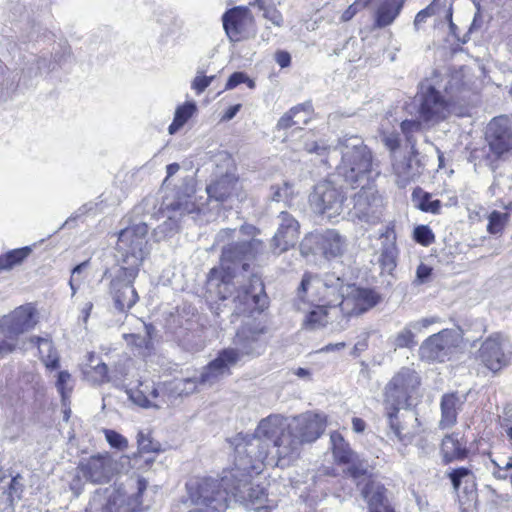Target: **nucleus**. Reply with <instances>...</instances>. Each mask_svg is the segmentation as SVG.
I'll list each match as a JSON object with an SVG mask.
<instances>
[{"label": "nucleus", "instance_id": "obj_19", "mask_svg": "<svg viewBox=\"0 0 512 512\" xmlns=\"http://www.w3.org/2000/svg\"><path fill=\"white\" fill-rule=\"evenodd\" d=\"M485 140L495 159L512 156V127L507 116H498L489 122Z\"/></svg>", "mask_w": 512, "mask_h": 512}, {"label": "nucleus", "instance_id": "obj_22", "mask_svg": "<svg viewBox=\"0 0 512 512\" xmlns=\"http://www.w3.org/2000/svg\"><path fill=\"white\" fill-rule=\"evenodd\" d=\"M222 22L231 42L246 39L254 32V17L247 7L237 6L227 10Z\"/></svg>", "mask_w": 512, "mask_h": 512}, {"label": "nucleus", "instance_id": "obj_8", "mask_svg": "<svg viewBox=\"0 0 512 512\" xmlns=\"http://www.w3.org/2000/svg\"><path fill=\"white\" fill-rule=\"evenodd\" d=\"M148 226L138 223L120 231L116 245L120 267L140 270L148 254Z\"/></svg>", "mask_w": 512, "mask_h": 512}, {"label": "nucleus", "instance_id": "obj_46", "mask_svg": "<svg viewBox=\"0 0 512 512\" xmlns=\"http://www.w3.org/2000/svg\"><path fill=\"white\" fill-rule=\"evenodd\" d=\"M179 229L180 218L177 213L172 212V214L169 215L167 219L155 229V233L159 239H162L175 235Z\"/></svg>", "mask_w": 512, "mask_h": 512}, {"label": "nucleus", "instance_id": "obj_34", "mask_svg": "<svg viewBox=\"0 0 512 512\" xmlns=\"http://www.w3.org/2000/svg\"><path fill=\"white\" fill-rule=\"evenodd\" d=\"M403 0H380L374 14V26L384 28L394 22L403 7Z\"/></svg>", "mask_w": 512, "mask_h": 512}, {"label": "nucleus", "instance_id": "obj_27", "mask_svg": "<svg viewBox=\"0 0 512 512\" xmlns=\"http://www.w3.org/2000/svg\"><path fill=\"white\" fill-rule=\"evenodd\" d=\"M346 298L342 303V314L344 316L360 315L374 307L378 301V295L371 289H364L349 284L346 287Z\"/></svg>", "mask_w": 512, "mask_h": 512}, {"label": "nucleus", "instance_id": "obj_39", "mask_svg": "<svg viewBox=\"0 0 512 512\" xmlns=\"http://www.w3.org/2000/svg\"><path fill=\"white\" fill-rule=\"evenodd\" d=\"M87 363L85 364L84 374L91 378L95 383H103L108 380L107 365L99 361L94 353H88Z\"/></svg>", "mask_w": 512, "mask_h": 512}, {"label": "nucleus", "instance_id": "obj_48", "mask_svg": "<svg viewBox=\"0 0 512 512\" xmlns=\"http://www.w3.org/2000/svg\"><path fill=\"white\" fill-rule=\"evenodd\" d=\"M294 196V187L289 182H283L281 185L271 186V199L275 202H284L289 204Z\"/></svg>", "mask_w": 512, "mask_h": 512}, {"label": "nucleus", "instance_id": "obj_63", "mask_svg": "<svg viewBox=\"0 0 512 512\" xmlns=\"http://www.w3.org/2000/svg\"><path fill=\"white\" fill-rule=\"evenodd\" d=\"M421 123L418 120H405L401 123V130L406 135L407 140L412 143L411 134L420 130Z\"/></svg>", "mask_w": 512, "mask_h": 512}, {"label": "nucleus", "instance_id": "obj_54", "mask_svg": "<svg viewBox=\"0 0 512 512\" xmlns=\"http://www.w3.org/2000/svg\"><path fill=\"white\" fill-rule=\"evenodd\" d=\"M72 377L68 371H60L58 373L56 387L58 392L61 394L62 400L65 401L69 397L72 391Z\"/></svg>", "mask_w": 512, "mask_h": 512}, {"label": "nucleus", "instance_id": "obj_28", "mask_svg": "<svg viewBox=\"0 0 512 512\" xmlns=\"http://www.w3.org/2000/svg\"><path fill=\"white\" fill-rule=\"evenodd\" d=\"M381 248L378 262L383 273L391 274L397 266L398 249L393 226H386L380 233Z\"/></svg>", "mask_w": 512, "mask_h": 512}, {"label": "nucleus", "instance_id": "obj_36", "mask_svg": "<svg viewBox=\"0 0 512 512\" xmlns=\"http://www.w3.org/2000/svg\"><path fill=\"white\" fill-rule=\"evenodd\" d=\"M311 114V106L303 104L291 108L277 123L278 129H287L293 126H301L308 123Z\"/></svg>", "mask_w": 512, "mask_h": 512}, {"label": "nucleus", "instance_id": "obj_16", "mask_svg": "<svg viewBox=\"0 0 512 512\" xmlns=\"http://www.w3.org/2000/svg\"><path fill=\"white\" fill-rule=\"evenodd\" d=\"M345 199L342 188L336 186L331 180H324L316 184L309 196L312 209L328 218L341 214Z\"/></svg>", "mask_w": 512, "mask_h": 512}, {"label": "nucleus", "instance_id": "obj_40", "mask_svg": "<svg viewBox=\"0 0 512 512\" xmlns=\"http://www.w3.org/2000/svg\"><path fill=\"white\" fill-rule=\"evenodd\" d=\"M412 201L415 207L423 212L438 214L442 207V203L438 199H432L430 193L424 192L422 189H415L412 193Z\"/></svg>", "mask_w": 512, "mask_h": 512}, {"label": "nucleus", "instance_id": "obj_60", "mask_svg": "<svg viewBox=\"0 0 512 512\" xmlns=\"http://www.w3.org/2000/svg\"><path fill=\"white\" fill-rule=\"evenodd\" d=\"M304 147L308 153H315L318 156H324L331 150L330 146L326 145L323 141L306 142Z\"/></svg>", "mask_w": 512, "mask_h": 512}, {"label": "nucleus", "instance_id": "obj_18", "mask_svg": "<svg viewBox=\"0 0 512 512\" xmlns=\"http://www.w3.org/2000/svg\"><path fill=\"white\" fill-rule=\"evenodd\" d=\"M459 343V334L451 329L428 337L419 348V355L427 362H444L453 353Z\"/></svg>", "mask_w": 512, "mask_h": 512}, {"label": "nucleus", "instance_id": "obj_38", "mask_svg": "<svg viewBox=\"0 0 512 512\" xmlns=\"http://www.w3.org/2000/svg\"><path fill=\"white\" fill-rule=\"evenodd\" d=\"M152 326L145 325V333L142 334H124L123 338L138 355L146 357L152 349L151 341Z\"/></svg>", "mask_w": 512, "mask_h": 512}, {"label": "nucleus", "instance_id": "obj_12", "mask_svg": "<svg viewBox=\"0 0 512 512\" xmlns=\"http://www.w3.org/2000/svg\"><path fill=\"white\" fill-rule=\"evenodd\" d=\"M191 499L203 508H210L214 512H224L230 503V489L222 486V478H203L196 483L187 484Z\"/></svg>", "mask_w": 512, "mask_h": 512}, {"label": "nucleus", "instance_id": "obj_55", "mask_svg": "<svg viewBox=\"0 0 512 512\" xmlns=\"http://www.w3.org/2000/svg\"><path fill=\"white\" fill-rule=\"evenodd\" d=\"M138 448L140 452L150 453V452H159L161 450V445L159 442L154 441L150 434H145L143 432L138 433L137 437Z\"/></svg>", "mask_w": 512, "mask_h": 512}, {"label": "nucleus", "instance_id": "obj_58", "mask_svg": "<svg viewBox=\"0 0 512 512\" xmlns=\"http://www.w3.org/2000/svg\"><path fill=\"white\" fill-rule=\"evenodd\" d=\"M414 239L422 245H429L434 241V235L428 226L420 225L414 229Z\"/></svg>", "mask_w": 512, "mask_h": 512}, {"label": "nucleus", "instance_id": "obj_31", "mask_svg": "<svg viewBox=\"0 0 512 512\" xmlns=\"http://www.w3.org/2000/svg\"><path fill=\"white\" fill-rule=\"evenodd\" d=\"M393 170L403 184L414 180L422 173V164L415 150V145H411V152L402 159L395 160Z\"/></svg>", "mask_w": 512, "mask_h": 512}, {"label": "nucleus", "instance_id": "obj_17", "mask_svg": "<svg viewBox=\"0 0 512 512\" xmlns=\"http://www.w3.org/2000/svg\"><path fill=\"white\" fill-rule=\"evenodd\" d=\"M401 409L385 408L389 427L388 435L393 434L401 444L407 446L420 434V422L414 411L405 409L401 412Z\"/></svg>", "mask_w": 512, "mask_h": 512}, {"label": "nucleus", "instance_id": "obj_10", "mask_svg": "<svg viewBox=\"0 0 512 512\" xmlns=\"http://www.w3.org/2000/svg\"><path fill=\"white\" fill-rule=\"evenodd\" d=\"M139 270L120 267L116 269L110 280L109 295L113 307L122 314H126L139 300V295L134 287V281Z\"/></svg>", "mask_w": 512, "mask_h": 512}, {"label": "nucleus", "instance_id": "obj_45", "mask_svg": "<svg viewBox=\"0 0 512 512\" xmlns=\"http://www.w3.org/2000/svg\"><path fill=\"white\" fill-rule=\"evenodd\" d=\"M322 232H312L306 235L300 243V253L303 257L322 255Z\"/></svg>", "mask_w": 512, "mask_h": 512}, {"label": "nucleus", "instance_id": "obj_20", "mask_svg": "<svg viewBox=\"0 0 512 512\" xmlns=\"http://www.w3.org/2000/svg\"><path fill=\"white\" fill-rule=\"evenodd\" d=\"M37 324L36 310L31 304L21 305L0 319V332L9 340L18 337Z\"/></svg>", "mask_w": 512, "mask_h": 512}, {"label": "nucleus", "instance_id": "obj_23", "mask_svg": "<svg viewBox=\"0 0 512 512\" xmlns=\"http://www.w3.org/2000/svg\"><path fill=\"white\" fill-rule=\"evenodd\" d=\"M330 441L332 445V452L335 461L338 464L350 465L348 468L349 475L354 479H359L367 472L369 464L366 460L361 459L345 441L343 436L334 431L330 435Z\"/></svg>", "mask_w": 512, "mask_h": 512}, {"label": "nucleus", "instance_id": "obj_35", "mask_svg": "<svg viewBox=\"0 0 512 512\" xmlns=\"http://www.w3.org/2000/svg\"><path fill=\"white\" fill-rule=\"evenodd\" d=\"M322 256L326 259L340 256L345 247V239L334 229H327L322 232Z\"/></svg>", "mask_w": 512, "mask_h": 512}, {"label": "nucleus", "instance_id": "obj_43", "mask_svg": "<svg viewBox=\"0 0 512 512\" xmlns=\"http://www.w3.org/2000/svg\"><path fill=\"white\" fill-rule=\"evenodd\" d=\"M195 111L196 105L193 102H186L179 106L175 111L173 122L168 127L169 133L175 134L192 117Z\"/></svg>", "mask_w": 512, "mask_h": 512}, {"label": "nucleus", "instance_id": "obj_64", "mask_svg": "<svg viewBox=\"0 0 512 512\" xmlns=\"http://www.w3.org/2000/svg\"><path fill=\"white\" fill-rule=\"evenodd\" d=\"M350 48H356V51L352 54L348 53L347 54V57H348V60L350 62H355L357 60H359L362 56V44L359 43L357 40L353 39V38H350L349 40H347L345 46H344V50H349Z\"/></svg>", "mask_w": 512, "mask_h": 512}, {"label": "nucleus", "instance_id": "obj_6", "mask_svg": "<svg viewBox=\"0 0 512 512\" xmlns=\"http://www.w3.org/2000/svg\"><path fill=\"white\" fill-rule=\"evenodd\" d=\"M146 488L147 481L136 477L117 486L97 489L85 512H141V498Z\"/></svg>", "mask_w": 512, "mask_h": 512}, {"label": "nucleus", "instance_id": "obj_57", "mask_svg": "<svg viewBox=\"0 0 512 512\" xmlns=\"http://www.w3.org/2000/svg\"><path fill=\"white\" fill-rule=\"evenodd\" d=\"M105 438L107 442L113 447L120 450L125 449L128 446V442L124 436H122L120 433L106 429L104 430Z\"/></svg>", "mask_w": 512, "mask_h": 512}, {"label": "nucleus", "instance_id": "obj_56", "mask_svg": "<svg viewBox=\"0 0 512 512\" xmlns=\"http://www.w3.org/2000/svg\"><path fill=\"white\" fill-rule=\"evenodd\" d=\"M89 266V260H86L78 265H76L71 271V277L69 280V286L72 291V296H74L79 289L80 284L83 281V278L80 277L81 273Z\"/></svg>", "mask_w": 512, "mask_h": 512}, {"label": "nucleus", "instance_id": "obj_37", "mask_svg": "<svg viewBox=\"0 0 512 512\" xmlns=\"http://www.w3.org/2000/svg\"><path fill=\"white\" fill-rule=\"evenodd\" d=\"M30 342L36 344L41 360L48 369H57L59 367V356L49 337L33 336Z\"/></svg>", "mask_w": 512, "mask_h": 512}, {"label": "nucleus", "instance_id": "obj_59", "mask_svg": "<svg viewBox=\"0 0 512 512\" xmlns=\"http://www.w3.org/2000/svg\"><path fill=\"white\" fill-rule=\"evenodd\" d=\"M214 78L215 76H204L202 71H198L192 81L191 88L195 90L197 94H201L211 84Z\"/></svg>", "mask_w": 512, "mask_h": 512}, {"label": "nucleus", "instance_id": "obj_41", "mask_svg": "<svg viewBox=\"0 0 512 512\" xmlns=\"http://www.w3.org/2000/svg\"><path fill=\"white\" fill-rule=\"evenodd\" d=\"M327 306L317 303V307L311 310L304 319L303 325L307 330H317L324 327L329 322V312Z\"/></svg>", "mask_w": 512, "mask_h": 512}, {"label": "nucleus", "instance_id": "obj_7", "mask_svg": "<svg viewBox=\"0 0 512 512\" xmlns=\"http://www.w3.org/2000/svg\"><path fill=\"white\" fill-rule=\"evenodd\" d=\"M349 283L335 273L312 275L305 273L298 288V296L305 295L311 302L322 304L342 313V303L346 298V287Z\"/></svg>", "mask_w": 512, "mask_h": 512}, {"label": "nucleus", "instance_id": "obj_42", "mask_svg": "<svg viewBox=\"0 0 512 512\" xmlns=\"http://www.w3.org/2000/svg\"><path fill=\"white\" fill-rule=\"evenodd\" d=\"M148 384L140 383L139 387L136 389H130L127 391L129 399L136 405L142 408H162V403L160 401H153L147 395Z\"/></svg>", "mask_w": 512, "mask_h": 512}, {"label": "nucleus", "instance_id": "obj_25", "mask_svg": "<svg viewBox=\"0 0 512 512\" xmlns=\"http://www.w3.org/2000/svg\"><path fill=\"white\" fill-rule=\"evenodd\" d=\"M78 470L82 476L95 484H103L109 482L116 472V466L113 459L108 455H94L86 461H82Z\"/></svg>", "mask_w": 512, "mask_h": 512}, {"label": "nucleus", "instance_id": "obj_30", "mask_svg": "<svg viewBox=\"0 0 512 512\" xmlns=\"http://www.w3.org/2000/svg\"><path fill=\"white\" fill-rule=\"evenodd\" d=\"M467 441L460 433L454 432L446 435L441 443V455L443 462L448 464L453 461H461L467 458Z\"/></svg>", "mask_w": 512, "mask_h": 512}, {"label": "nucleus", "instance_id": "obj_24", "mask_svg": "<svg viewBox=\"0 0 512 512\" xmlns=\"http://www.w3.org/2000/svg\"><path fill=\"white\" fill-rule=\"evenodd\" d=\"M278 220L277 231L270 243V249L274 255H280L294 247L300 228L298 221L289 212H280Z\"/></svg>", "mask_w": 512, "mask_h": 512}, {"label": "nucleus", "instance_id": "obj_33", "mask_svg": "<svg viewBox=\"0 0 512 512\" xmlns=\"http://www.w3.org/2000/svg\"><path fill=\"white\" fill-rule=\"evenodd\" d=\"M385 488L378 482L368 479L361 490L363 498L369 505L370 512H385L387 499L385 497Z\"/></svg>", "mask_w": 512, "mask_h": 512}, {"label": "nucleus", "instance_id": "obj_2", "mask_svg": "<svg viewBox=\"0 0 512 512\" xmlns=\"http://www.w3.org/2000/svg\"><path fill=\"white\" fill-rule=\"evenodd\" d=\"M266 332L267 328L261 321L249 319L244 322L236 332L233 347L219 351L217 357L203 368L201 381L217 382L222 377L230 375L231 367L243 357L260 355L265 347L262 337Z\"/></svg>", "mask_w": 512, "mask_h": 512}, {"label": "nucleus", "instance_id": "obj_49", "mask_svg": "<svg viewBox=\"0 0 512 512\" xmlns=\"http://www.w3.org/2000/svg\"><path fill=\"white\" fill-rule=\"evenodd\" d=\"M444 3L445 0H433L426 8L419 11L414 19L415 29L418 30L422 23H425L429 17L435 15L444 6Z\"/></svg>", "mask_w": 512, "mask_h": 512}, {"label": "nucleus", "instance_id": "obj_61", "mask_svg": "<svg viewBox=\"0 0 512 512\" xmlns=\"http://www.w3.org/2000/svg\"><path fill=\"white\" fill-rule=\"evenodd\" d=\"M147 395L153 401H160L162 407L167 404L165 388L163 386H155L154 383L148 384Z\"/></svg>", "mask_w": 512, "mask_h": 512}, {"label": "nucleus", "instance_id": "obj_13", "mask_svg": "<svg viewBox=\"0 0 512 512\" xmlns=\"http://www.w3.org/2000/svg\"><path fill=\"white\" fill-rule=\"evenodd\" d=\"M512 351L509 341L501 333H493L480 345L476 360L493 374L510 365Z\"/></svg>", "mask_w": 512, "mask_h": 512}, {"label": "nucleus", "instance_id": "obj_51", "mask_svg": "<svg viewBox=\"0 0 512 512\" xmlns=\"http://www.w3.org/2000/svg\"><path fill=\"white\" fill-rule=\"evenodd\" d=\"M253 5H257L259 10L263 11V17L271 21L274 25L280 27L283 24V17L274 5H266L263 0H255Z\"/></svg>", "mask_w": 512, "mask_h": 512}, {"label": "nucleus", "instance_id": "obj_62", "mask_svg": "<svg viewBox=\"0 0 512 512\" xmlns=\"http://www.w3.org/2000/svg\"><path fill=\"white\" fill-rule=\"evenodd\" d=\"M368 3V0H357L353 4H351L342 14L341 20L346 22L351 20L354 15L364 8Z\"/></svg>", "mask_w": 512, "mask_h": 512}, {"label": "nucleus", "instance_id": "obj_52", "mask_svg": "<svg viewBox=\"0 0 512 512\" xmlns=\"http://www.w3.org/2000/svg\"><path fill=\"white\" fill-rule=\"evenodd\" d=\"M172 212L177 213L179 217L186 215V214H192L199 211V207L196 205V203L192 200L190 196L182 200H177L173 203H171L168 206Z\"/></svg>", "mask_w": 512, "mask_h": 512}, {"label": "nucleus", "instance_id": "obj_9", "mask_svg": "<svg viewBox=\"0 0 512 512\" xmlns=\"http://www.w3.org/2000/svg\"><path fill=\"white\" fill-rule=\"evenodd\" d=\"M420 384L421 379L416 370L401 368L385 386L384 407L404 408Z\"/></svg>", "mask_w": 512, "mask_h": 512}, {"label": "nucleus", "instance_id": "obj_44", "mask_svg": "<svg viewBox=\"0 0 512 512\" xmlns=\"http://www.w3.org/2000/svg\"><path fill=\"white\" fill-rule=\"evenodd\" d=\"M30 253L31 248L27 246L0 255V271L12 269L15 265L20 264L27 258Z\"/></svg>", "mask_w": 512, "mask_h": 512}, {"label": "nucleus", "instance_id": "obj_14", "mask_svg": "<svg viewBox=\"0 0 512 512\" xmlns=\"http://www.w3.org/2000/svg\"><path fill=\"white\" fill-rule=\"evenodd\" d=\"M272 416H277L279 421L275 434L270 438L271 462L276 465L282 464V462L283 464L289 463L299 456L302 444L283 416L278 414Z\"/></svg>", "mask_w": 512, "mask_h": 512}, {"label": "nucleus", "instance_id": "obj_47", "mask_svg": "<svg viewBox=\"0 0 512 512\" xmlns=\"http://www.w3.org/2000/svg\"><path fill=\"white\" fill-rule=\"evenodd\" d=\"M202 374H203V370L201 371V373L198 377L185 378V379L176 381L175 385H174L175 391H177L179 395H189L196 390L198 384L204 385V386H207V385L211 386L215 383V382L203 383L201 381Z\"/></svg>", "mask_w": 512, "mask_h": 512}, {"label": "nucleus", "instance_id": "obj_1", "mask_svg": "<svg viewBox=\"0 0 512 512\" xmlns=\"http://www.w3.org/2000/svg\"><path fill=\"white\" fill-rule=\"evenodd\" d=\"M258 230L253 225H242L239 229H221L215 237V245H222L220 266L210 270L207 292L210 298L222 302L230 300L235 292L233 279L239 269L248 271L249 261L264 249V243L256 238Z\"/></svg>", "mask_w": 512, "mask_h": 512}, {"label": "nucleus", "instance_id": "obj_3", "mask_svg": "<svg viewBox=\"0 0 512 512\" xmlns=\"http://www.w3.org/2000/svg\"><path fill=\"white\" fill-rule=\"evenodd\" d=\"M462 81L459 75H442L434 71L431 77L420 84L417 96L419 118L428 125H434L452 113V101L460 91Z\"/></svg>", "mask_w": 512, "mask_h": 512}, {"label": "nucleus", "instance_id": "obj_5", "mask_svg": "<svg viewBox=\"0 0 512 512\" xmlns=\"http://www.w3.org/2000/svg\"><path fill=\"white\" fill-rule=\"evenodd\" d=\"M341 153L337 173L352 187L372 184L380 174L374 162L372 151L361 137L346 135L339 139L335 148Z\"/></svg>", "mask_w": 512, "mask_h": 512}, {"label": "nucleus", "instance_id": "obj_4", "mask_svg": "<svg viewBox=\"0 0 512 512\" xmlns=\"http://www.w3.org/2000/svg\"><path fill=\"white\" fill-rule=\"evenodd\" d=\"M277 416H268L262 419L253 434H237L229 442L235 452V463L232 469L249 471L258 474L261 467L271 462L270 438L275 434L277 428Z\"/></svg>", "mask_w": 512, "mask_h": 512}, {"label": "nucleus", "instance_id": "obj_50", "mask_svg": "<svg viewBox=\"0 0 512 512\" xmlns=\"http://www.w3.org/2000/svg\"><path fill=\"white\" fill-rule=\"evenodd\" d=\"M412 329L413 328L410 327L409 324L394 336L392 339V345L395 349L410 348L416 344L414 341V334Z\"/></svg>", "mask_w": 512, "mask_h": 512}, {"label": "nucleus", "instance_id": "obj_53", "mask_svg": "<svg viewBox=\"0 0 512 512\" xmlns=\"http://www.w3.org/2000/svg\"><path fill=\"white\" fill-rule=\"evenodd\" d=\"M489 223L487 226V230L491 234H498L502 232L505 223L508 220L507 213H501L499 211H493L488 217Z\"/></svg>", "mask_w": 512, "mask_h": 512}, {"label": "nucleus", "instance_id": "obj_15", "mask_svg": "<svg viewBox=\"0 0 512 512\" xmlns=\"http://www.w3.org/2000/svg\"><path fill=\"white\" fill-rule=\"evenodd\" d=\"M360 187L352 197L353 207L349 210V216L353 220L377 223L383 213V198L373 183Z\"/></svg>", "mask_w": 512, "mask_h": 512}, {"label": "nucleus", "instance_id": "obj_21", "mask_svg": "<svg viewBox=\"0 0 512 512\" xmlns=\"http://www.w3.org/2000/svg\"><path fill=\"white\" fill-rule=\"evenodd\" d=\"M230 301L234 304V311L237 314L261 313L268 305L264 286L256 277H253L249 288L238 289Z\"/></svg>", "mask_w": 512, "mask_h": 512}, {"label": "nucleus", "instance_id": "obj_32", "mask_svg": "<svg viewBox=\"0 0 512 512\" xmlns=\"http://www.w3.org/2000/svg\"><path fill=\"white\" fill-rule=\"evenodd\" d=\"M465 399L458 396L457 393L444 394L441 398V419L439 427L447 429L454 426L457 422L458 412L461 410Z\"/></svg>", "mask_w": 512, "mask_h": 512}, {"label": "nucleus", "instance_id": "obj_29", "mask_svg": "<svg viewBox=\"0 0 512 512\" xmlns=\"http://www.w3.org/2000/svg\"><path fill=\"white\" fill-rule=\"evenodd\" d=\"M206 191L209 198L226 202L233 197H240L241 186L235 176L227 174L208 185Z\"/></svg>", "mask_w": 512, "mask_h": 512}, {"label": "nucleus", "instance_id": "obj_26", "mask_svg": "<svg viewBox=\"0 0 512 512\" xmlns=\"http://www.w3.org/2000/svg\"><path fill=\"white\" fill-rule=\"evenodd\" d=\"M301 444L317 440L326 427V416L319 413H305L294 417L288 423Z\"/></svg>", "mask_w": 512, "mask_h": 512}, {"label": "nucleus", "instance_id": "obj_11", "mask_svg": "<svg viewBox=\"0 0 512 512\" xmlns=\"http://www.w3.org/2000/svg\"><path fill=\"white\" fill-rule=\"evenodd\" d=\"M252 473L239 469H230L223 472L222 486L230 489V500L234 499L245 505L261 504L266 494L259 485L252 484Z\"/></svg>", "mask_w": 512, "mask_h": 512}]
</instances>
